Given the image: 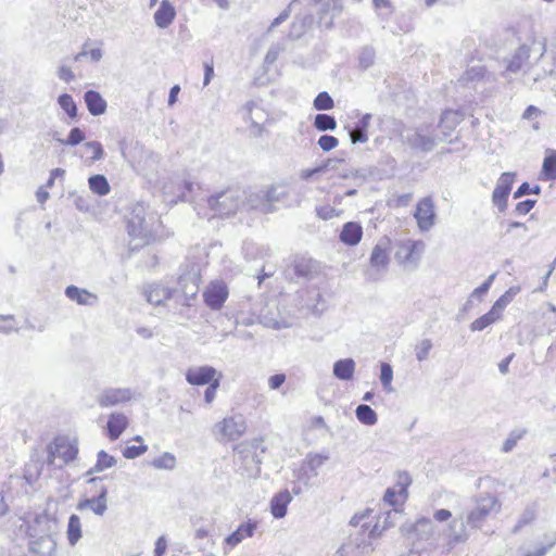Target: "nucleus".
Here are the masks:
<instances>
[{
  "mask_svg": "<svg viewBox=\"0 0 556 556\" xmlns=\"http://www.w3.org/2000/svg\"><path fill=\"white\" fill-rule=\"evenodd\" d=\"M59 530L56 514L49 508L30 516L26 521L29 552L39 556H55V535Z\"/></svg>",
  "mask_w": 556,
  "mask_h": 556,
  "instance_id": "nucleus-1",
  "label": "nucleus"
},
{
  "mask_svg": "<svg viewBox=\"0 0 556 556\" xmlns=\"http://www.w3.org/2000/svg\"><path fill=\"white\" fill-rule=\"evenodd\" d=\"M127 231L132 240H139L138 243L131 244L130 250L135 251L149 244L155 237L153 224L147 220L146 208L141 204H137L127 219Z\"/></svg>",
  "mask_w": 556,
  "mask_h": 556,
  "instance_id": "nucleus-2",
  "label": "nucleus"
},
{
  "mask_svg": "<svg viewBox=\"0 0 556 556\" xmlns=\"http://www.w3.org/2000/svg\"><path fill=\"white\" fill-rule=\"evenodd\" d=\"M244 200V191L229 188L208 197L206 203L214 216H229L245 204Z\"/></svg>",
  "mask_w": 556,
  "mask_h": 556,
  "instance_id": "nucleus-3",
  "label": "nucleus"
},
{
  "mask_svg": "<svg viewBox=\"0 0 556 556\" xmlns=\"http://www.w3.org/2000/svg\"><path fill=\"white\" fill-rule=\"evenodd\" d=\"M440 141L433 124H421L408 129L405 135V142L414 150L430 152Z\"/></svg>",
  "mask_w": 556,
  "mask_h": 556,
  "instance_id": "nucleus-4",
  "label": "nucleus"
},
{
  "mask_svg": "<svg viewBox=\"0 0 556 556\" xmlns=\"http://www.w3.org/2000/svg\"><path fill=\"white\" fill-rule=\"evenodd\" d=\"M425 243L420 240H403L396 243L394 258L406 269H415L418 266L424 252Z\"/></svg>",
  "mask_w": 556,
  "mask_h": 556,
  "instance_id": "nucleus-5",
  "label": "nucleus"
},
{
  "mask_svg": "<svg viewBox=\"0 0 556 556\" xmlns=\"http://www.w3.org/2000/svg\"><path fill=\"white\" fill-rule=\"evenodd\" d=\"M498 508V502L494 496H482L476 501V506L468 513L466 525L479 529L489 515Z\"/></svg>",
  "mask_w": 556,
  "mask_h": 556,
  "instance_id": "nucleus-6",
  "label": "nucleus"
},
{
  "mask_svg": "<svg viewBox=\"0 0 556 556\" xmlns=\"http://www.w3.org/2000/svg\"><path fill=\"white\" fill-rule=\"evenodd\" d=\"M77 454L78 446L76 441L71 442L65 437H59L48 446L47 462L50 465H54L58 457L63 464H68L77 457Z\"/></svg>",
  "mask_w": 556,
  "mask_h": 556,
  "instance_id": "nucleus-7",
  "label": "nucleus"
},
{
  "mask_svg": "<svg viewBox=\"0 0 556 556\" xmlns=\"http://www.w3.org/2000/svg\"><path fill=\"white\" fill-rule=\"evenodd\" d=\"M103 477H92L88 480L89 484L99 486V493L96 496L80 501L77 509H90L97 516H103L108 509V488L102 483Z\"/></svg>",
  "mask_w": 556,
  "mask_h": 556,
  "instance_id": "nucleus-8",
  "label": "nucleus"
},
{
  "mask_svg": "<svg viewBox=\"0 0 556 556\" xmlns=\"http://www.w3.org/2000/svg\"><path fill=\"white\" fill-rule=\"evenodd\" d=\"M414 217L420 231H429L435 225L437 214L432 197L428 195L418 201Z\"/></svg>",
  "mask_w": 556,
  "mask_h": 556,
  "instance_id": "nucleus-9",
  "label": "nucleus"
},
{
  "mask_svg": "<svg viewBox=\"0 0 556 556\" xmlns=\"http://www.w3.org/2000/svg\"><path fill=\"white\" fill-rule=\"evenodd\" d=\"M515 177V173L505 172L496 181V186L492 193V202L500 212H505L507 208L508 197L510 194Z\"/></svg>",
  "mask_w": 556,
  "mask_h": 556,
  "instance_id": "nucleus-10",
  "label": "nucleus"
},
{
  "mask_svg": "<svg viewBox=\"0 0 556 556\" xmlns=\"http://www.w3.org/2000/svg\"><path fill=\"white\" fill-rule=\"evenodd\" d=\"M135 395L130 388H108L98 396L97 402L100 407H111L129 402Z\"/></svg>",
  "mask_w": 556,
  "mask_h": 556,
  "instance_id": "nucleus-11",
  "label": "nucleus"
},
{
  "mask_svg": "<svg viewBox=\"0 0 556 556\" xmlns=\"http://www.w3.org/2000/svg\"><path fill=\"white\" fill-rule=\"evenodd\" d=\"M343 11L342 0H326L318 9V24L325 29L333 27V21L341 15Z\"/></svg>",
  "mask_w": 556,
  "mask_h": 556,
  "instance_id": "nucleus-12",
  "label": "nucleus"
},
{
  "mask_svg": "<svg viewBox=\"0 0 556 556\" xmlns=\"http://www.w3.org/2000/svg\"><path fill=\"white\" fill-rule=\"evenodd\" d=\"M257 528V521L249 519L248 521L238 526V528L224 539V553L227 554L239 545L244 539L252 538Z\"/></svg>",
  "mask_w": 556,
  "mask_h": 556,
  "instance_id": "nucleus-13",
  "label": "nucleus"
},
{
  "mask_svg": "<svg viewBox=\"0 0 556 556\" xmlns=\"http://www.w3.org/2000/svg\"><path fill=\"white\" fill-rule=\"evenodd\" d=\"M390 262L388 248L383 245L381 242L376 244L371 251V255L369 258V263L371 266V270L368 271V277L372 280L378 279V273L380 270H386Z\"/></svg>",
  "mask_w": 556,
  "mask_h": 556,
  "instance_id": "nucleus-14",
  "label": "nucleus"
},
{
  "mask_svg": "<svg viewBox=\"0 0 556 556\" xmlns=\"http://www.w3.org/2000/svg\"><path fill=\"white\" fill-rule=\"evenodd\" d=\"M262 198L258 204H254L252 200L249 201V206L251 208H257L265 213L273 211V204L281 202L286 197V191L282 187H270L266 191H261Z\"/></svg>",
  "mask_w": 556,
  "mask_h": 556,
  "instance_id": "nucleus-15",
  "label": "nucleus"
},
{
  "mask_svg": "<svg viewBox=\"0 0 556 556\" xmlns=\"http://www.w3.org/2000/svg\"><path fill=\"white\" fill-rule=\"evenodd\" d=\"M228 296L225 283H212L203 293L205 304L212 309H219Z\"/></svg>",
  "mask_w": 556,
  "mask_h": 556,
  "instance_id": "nucleus-16",
  "label": "nucleus"
},
{
  "mask_svg": "<svg viewBox=\"0 0 556 556\" xmlns=\"http://www.w3.org/2000/svg\"><path fill=\"white\" fill-rule=\"evenodd\" d=\"M529 58L530 47L521 45L510 58L505 60L506 67L502 75L507 78L509 73L520 72L527 65Z\"/></svg>",
  "mask_w": 556,
  "mask_h": 556,
  "instance_id": "nucleus-17",
  "label": "nucleus"
},
{
  "mask_svg": "<svg viewBox=\"0 0 556 556\" xmlns=\"http://www.w3.org/2000/svg\"><path fill=\"white\" fill-rule=\"evenodd\" d=\"M463 121V114L456 110H446L442 113L438 128L441 129L440 141L446 140Z\"/></svg>",
  "mask_w": 556,
  "mask_h": 556,
  "instance_id": "nucleus-18",
  "label": "nucleus"
},
{
  "mask_svg": "<svg viewBox=\"0 0 556 556\" xmlns=\"http://www.w3.org/2000/svg\"><path fill=\"white\" fill-rule=\"evenodd\" d=\"M216 369L212 366L190 368L186 372V380L192 386L210 384L215 379Z\"/></svg>",
  "mask_w": 556,
  "mask_h": 556,
  "instance_id": "nucleus-19",
  "label": "nucleus"
},
{
  "mask_svg": "<svg viewBox=\"0 0 556 556\" xmlns=\"http://www.w3.org/2000/svg\"><path fill=\"white\" fill-rule=\"evenodd\" d=\"M177 293L176 290L166 288L160 283L149 285L144 289L147 301L153 305H162L166 300L172 299Z\"/></svg>",
  "mask_w": 556,
  "mask_h": 556,
  "instance_id": "nucleus-20",
  "label": "nucleus"
},
{
  "mask_svg": "<svg viewBox=\"0 0 556 556\" xmlns=\"http://www.w3.org/2000/svg\"><path fill=\"white\" fill-rule=\"evenodd\" d=\"M245 422L241 417L225 418L220 422V432L230 441L238 440L245 432Z\"/></svg>",
  "mask_w": 556,
  "mask_h": 556,
  "instance_id": "nucleus-21",
  "label": "nucleus"
},
{
  "mask_svg": "<svg viewBox=\"0 0 556 556\" xmlns=\"http://www.w3.org/2000/svg\"><path fill=\"white\" fill-rule=\"evenodd\" d=\"M370 544L366 543L364 539H351L343 543L337 551V556H365L371 552Z\"/></svg>",
  "mask_w": 556,
  "mask_h": 556,
  "instance_id": "nucleus-22",
  "label": "nucleus"
},
{
  "mask_svg": "<svg viewBox=\"0 0 556 556\" xmlns=\"http://www.w3.org/2000/svg\"><path fill=\"white\" fill-rule=\"evenodd\" d=\"M64 293L66 298H68L71 301L76 302L79 305L94 306L98 303L97 294L73 285L66 287Z\"/></svg>",
  "mask_w": 556,
  "mask_h": 556,
  "instance_id": "nucleus-23",
  "label": "nucleus"
},
{
  "mask_svg": "<svg viewBox=\"0 0 556 556\" xmlns=\"http://www.w3.org/2000/svg\"><path fill=\"white\" fill-rule=\"evenodd\" d=\"M128 426V418L123 413H112L106 422L108 437L117 440Z\"/></svg>",
  "mask_w": 556,
  "mask_h": 556,
  "instance_id": "nucleus-24",
  "label": "nucleus"
},
{
  "mask_svg": "<svg viewBox=\"0 0 556 556\" xmlns=\"http://www.w3.org/2000/svg\"><path fill=\"white\" fill-rule=\"evenodd\" d=\"M292 501V495L288 490L275 494L270 500V513L276 519H281L287 514V508Z\"/></svg>",
  "mask_w": 556,
  "mask_h": 556,
  "instance_id": "nucleus-25",
  "label": "nucleus"
},
{
  "mask_svg": "<svg viewBox=\"0 0 556 556\" xmlns=\"http://www.w3.org/2000/svg\"><path fill=\"white\" fill-rule=\"evenodd\" d=\"M363 238V227L359 223L348 222L340 232V240L350 247L356 245Z\"/></svg>",
  "mask_w": 556,
  "mask_h": 556,
  "instance_id": "nucleus-26",
  "label": "nucleus"
},
{
  "mask_svg": "<svg viewBox=\"0 0 556 556\" xmlns=\"http://www.w3.org/2000/svg\"><path fill=\"white\" fill-rule=\"evenodd\" d=\"M294 274L299 278L312 279L318 271V264L309 257H296L293 263Z\"/></svg>",
  "mask_w": 556,
  "mask_h": 556,
  "instance_id": "nucleus-27",
  "label": "nucleus"
},
{
  "mask_svg": "<svg viewBox=\"0 0 556 556\" xmlns=\"http://www.w3.org/2000/svg\"><path fill=\"white\" fill-rule=\"evenodd\" d=\"M176 11L169 0H163L154 12V22L160 28H167L175 20Z\"/></svg>",
  "mask_w": 556,
  "mask_h": 556,
  "instance_id": "nucleus-28",
  "label": "nucleus"
},
{
  "mask_svg": "<svg viewBox=\"0 0 556 556\" xmlns=\"http://www.w3.org/2000/svg\"><path fill=\"white\" fill-rule=\"evenodd\" d=\"M371 114H364L355 126L349 130L352 143H364L368 140V128L370 126Z\"/></svg>",
  "mask_w": 556,
  "mask_h": 556,
  "instance_id": "nucleus-29",
  "label": "nucleus"
},
{
  "mask_svg": "<svg viewBox=\"0 0 556 556\" xmlns=\"http://www.w3.org/2000/svg\"><path fill=\"white\" fill-rule=\"evenodd\" d=\"M84 100L91 115L99 116L105 113L106 101L98 91L87 90L84 94Z\"/></svg>",
  "mask_w": 556,
  "mask_h": 556,
  "instance_id": "nucleus-30",
  "label": "nucleus"
},
{
  "mask_svg": "<svg viewBox=\"0 0 556 556\" xmlns=\"http://www.w3.org/2000/svg\"><path fill=\"white\" fill-rule=\"evenodd\" d=\"M355 362L353 358H342L333 364V376L339 380L348 381L353 378Z\"/></svg>",
  "mask_w": 556,
  "mask_h": 556,
  "instance_id": "nucleus-31",
  "label": "nucleus"
},
{
  "mask_svg": "<svg viewBox=\"0 0 556 556\" xmlns=\"http://www.w3.org/2000/svg\"><path fill=\"white\" fill-rule=\"evenodd\" d=\"M448 544L451 546H454L455 544L466 542L468 540V533L466 531V525L465 522H457L456 520H453L448 525Z\"/></svg>",
  "mask_w": 556,
  "mask_h": 556,
  "instance_id": "nucleus-32",
  "label": "nucleus"
},
{
  "mask_svg": "<svg viewBox=\"0 0 556 556\" xmlns=\"http://www.w3.org/2000/svg\"><path fill=\"white\" fill-rule=\"evenodd\" d=\"M329 459V453H308L305 456L303 462L304 465L307 466L312 475L308 477H316L318 475V469Z\"/></svg>",
  "mask_w": 556,
  "mask_h": 556,
  "instance_id": "nucleus-33",
  "label": "nucleus"
},
{
  "mask_svg": "<svg viewBox=\"0 0 556 556\" xmlns=\"http://www.w3.org/2000/svg\"><path fill=\"white\" fill-rule=\"evenodd\" d=\"M501 317L502 315L497 311H494V307L492 306L488 313L483 314L470 324V329L471 331H482L488 326L501 319Z\"/></svg>",
  "mask_w": 556,
  "mask_h": 556,
  "instance_id": "nucleus-34",
  "label": "nucleus"
},
{
  "mask_svg": "<svg viewBox=\"0 0 556 556\" xmlns=\"http://www.w3.org/2000/svg\"><path fill=\"white\" fill-rule=\"evenodd\" d=\"M116 459L114 456L108 454L105 451L101 450L97 454V462L93 467H91L87 475H92L94 472H101L105 469L112 468L116 465Z\"/></svg>",
  "mask_w": 556,
  "mask_h": 556,
  "instance_id": "nucleus-35",
  "label": "nucleus"
},
{
  "mask_svg": "<svg viewBox=\"0 0 556 556\" xmlns=\"http://www.w3.org/2000/svg\"><path fill=\"white\" fill-rule=\"evenodd\" d=\"M67 540L70 545L74 546L81 538V522L77 515H71L67 523Z\"/></svg>",
  "mask_w": 556,
  "mask_h": 556,
  "instance_id": "nucleus-36",
  "label": "nucleus"
},
{
  "mask_svg": "<svg viewBox=\"0 0 556 556\" xmlns=\"http://www.w3.org/2000/svg\"><path fill=\"white\" fill-rule=\"evenodd\" d=\"M88 184L90 190L100 197L106 195L111 190L106 177L101 174L92 175L91 177H89Z\"/></svg>",
  "mask_w": 556,
  "mask_h": 556,
  "instance_id": "nucleus-37",
  "label": "nucleus"
},
{
  "mask_svg": "<svg viewBox=\"0 0 556 556\" xmlns=\"http://www.w3.org/2000/svg\"><path fill=\"white\" fill-rule=\"evenodd\" d=\"M357 420L365 426H374L378 421L376 412L367 404H361L355 409Z\"/></svg>",
  "mask_w": 556,
  "mask_h": 556,
  "instance_id": "nucleus-38",
  "label": "nucleus"
},
{
  "mask_svg": "<svg viewBox=\"0 0 556 556\" xmlns=\"http://www.w3.org/2000/svg\"><path fill=\"white\" fill-rule=\"evenodd\" d=\"M521 291L519 286H513L504 292L493 304L494 311H497L501 315L505 307L513 302L515 296Z\"/></svg>",
  "mask_w": 556,
  "mask_h": 556,
  "instance_id": "nucleus-39",
  "label": "nucleus"
},
{
  "mask_svg": "<svg viewBox=\"0 0 556 556\" xmlns=\"http://www.w3.org/2000/svg\"><path fill=\"white\" fill-rule=\"evenodd\" d=\"M55 141L63 146L75 147L81 143L85 140V132L79 127H74L70 130V134L66 139H62L56 137V134L53 135Z\"/></svg>",
  "mask_w": 556,
  "mask_h": 556,
  "instance_id": "nucleus-40",
  "label": "nucleus"
},
{
  "mask_svg": "<svg viewBox=\"0 0 556 556\" xmlns=\"http://www.w3.org/2000/svg\"><path fill=\"white\" fill-rule=\"evenodd\" d=\"M314 127L319 131L334 130L337 121L332 115L319 113L314 118Z\"/></svg>",
  "mask_w": 556,
  "mask_h": 556,
  "instance_id": "nucleus-41",
  "label": "nucleus"
},
{
  "mask_svg": "<svg viewBox=\"0 0 556 556\" xmlns=\"http://www.w3.org/2000/svg\"><path fill=\"white\" fill-rule=\"evenodd\" d=\"M58 104L68 115L70 118L74 119L77 117V105L71 94H60L58 98Z\"/></svg>",
  "mask_w": 556,
  "mask_h": 556,
  "instance_id": "nucleus-42",
  "label": "nucleus"
},
{
  "mask_svg": "<svg viewBox=\"0 0 556 556\" xmlns=\"http://www.w3.org/2000/svg\"><path fill=\"white\" fill-rule=\"evenodd\" d=\"M542 175L546 180H556V151L544 159Z\"/></svg>",
  "mask_w": 556,
  "mask_h": 556,
  "instance_id": "nucleus-43",
  "label": "nucleus"
},
{
  "mask_svg": "<svg viewBox=\"0 0 556 556\" xmlns=\"http://www.w3.org/2000/svg\"><path fill=\"white\" fill-rule=\"evenodd\" d=\"M536 517V510L533 506H528L525 508L522 514L520 515L518 522L513 529V533H518L525 526L530 525Z\"/></svg>",
  "mask_w": 556,
  "mask_h": 556,
  "instance_id": "nucleus-44",
  "label": "nucleus"
},
{
  "mask_svg": "<svg viewBox=\"0 0 556 556\" xmlns=\"http://www.w3.org/2000/svg\"><path fill=\"white\" fill-rule=\"evenodd\" d=\"M151 465L156 469H174L176 466V458L174 454L165 452L163 455L154 458Z\"/></svg>",
  "mask_w": 556,
  "mask_h": 556,
  "instance_id": "nucleus-45",
  "label": "nucleus"
},
{
  "mask_svg": "<svg viewBox=\"0 0 556 556\" xmlns=\"http://www.w3.org/2000/svg\"><path fill=\"white\" fill-rule=\"evenodd\" d=\"M313 106L317 111H329L334 106V102L327 91H321L314 99Z\"/></svg>",
  "mask_w": 556,
  "mask_h": 556,
  "instance_id": "nucleus-46",
  "label": "nucleus"
},
{
  "mask_svg": "<svg viewBox=\"0 0 556 556\" xmlns=\"http://www.w3.org/2000/svg\"><path fill=\"white\" fill-rule=\"evenodd\" d=\"M412 483V478L406 471H400L396 477L395 489L399 491V495L402 496V502L407 498V489Z\"/></svg>",
  "mask_w": 556,
  "mask_h": 556,
  "instance_id": "nucleus-47",
  "label": "nucleus"
},
{
  "mask_svg": "<svg viewBox=\"0 0 556 556\" xmlns=\"http://www.w3.org/2000/svg\"><path fill=\"white\" fill-rule=\"evenodd\" d=\"M16 319L14 315H0V333L10 334L17 332Z\"/></svg>",
  "mask_w": 556,
  "mask_h": 556,
  "instance_id": "nucleus-48",
  "label": "nucleus"
},
{
  "mask_svg": "<svg viewBox=\"0 0 556 556\" xmlns=\"http://www.w3.org/2000/svg\"><path fill=\"white\" fill-rule=\"evenodd\" d=\"M393 379V369L390 364L382 363L380 366V381L383 386V389L387 391H391V382Z\"/></svg>",
  "mask_w": 556,
  "mask_h": 556,
  "instance_id": "nucleus-49",
  "label": "nucleus"
},
{
  "mask_svg": "<svg viewBox=\"0 0 556 556\" xmlns=\"http://www.w3.org/2000/svg\"><path fill=\"white\" fill-rule=\"evenodd\" d=\"M525 433V430H513L508 434L506 440L503 442L502 452H510L516 446L517 442L523 437Z\"/></svg>",
  "mask_w": 556,
  "mask_h": 556,
  "instance_id": "nucleus-50",
  "label": "nucleus"
},
{
  "mask_svg": "<svg viewBox=\"0 0 556 556\" xmlns=\"http://www.w3.org/2000/svg\"><path fill=\"white\" fill-rule=\"evenodd\" d=\"M312 17L309 15L299 17L295 16L294 21L291 24V36L299 38L303 33L307 24H309Z\"/></svg>",
  "mask_w": 556,
  "mask_h": 556,
  "instance_id": "nucleus-51",
  "label": "nucleus"
},
{
  "mask_svg": "<svg viewBox=\"0 0 556 556\" xmlns=\"http://www.w3.org/2000/svg\"><path fill=\"white\" fill-rule=\"evenodd\" d=\"M541 187L539 185L530 186L529 182H522L518 189L514 192V199H520L527 194H540Z\"/></svg>",
  "mask_w": 556,
  "mask_h": 556,
  "instance_id": "nucleus-52",
  "label": "nucleus"
},
{
  "mask_svg": "<svg viewBox=\"0 0 556 556\" xmlns=\"http://www.w3.org/2000/svg\"><path fill=\"white\" fill-rule=\"evenodd\" d=\"M299 3L300 0H291L288 7L271 22L270 26L268 27V31H271L275 27L287 21L291 14L292 8Z\"/></svg>",
  "mask_w": 556,
  "mask_h": 556,
  "instance_id": "nucleus-53",
  "label": "nucleus"
},
{
  "mask_svg": "<svg viewBox=\"0 0 556 556\" xmlns=\"http://www.w3.org/2000/svg\"><path fill=\"white\" fill-rule=\"evenodd\" d=\"M85 148L92 152V155L90 156L91 162H97L104 157V150L101 142L88 141L85 143Z\"/></svg>",
  "mask_w": 556,
  "mask_h": 556,
  "instance_id": "nucleus-54",
  "label": "nucleus"
},
{
  "mask_svg": "<svg viewBox=\"0 0 556 556\" xmlns=\"http://www.w3.org/2000/svg\"><path fill=\"white\" fill-rule=\"evenodd\" d=\"M384 504L396 508L397 505L402 504V496L399 495V491L395 488H388L383 495Z\"/></svg>",
  "mask_w": 556,
  "mask_h": 556,
  "instance_id": "nucleus-55",
  "label": "nucleus"
},
{
  "mask_svg": "<svg viewBox=\"0 0 556 556\" xmlns=\"http://www.w3.org/2000/svg\"><path fill=\"white\" fill-rule=\"evenodd\" d=\"M432 348V342L430 339H424L421 340L415 349L416 352V358L421 362L427 359L429 352Z\"/></svg>",
  "mask_w": 556,
  "mask_h": 556,
  "instance_id": "nucleus-56",
  "label": "nucleus"
},
{
  "mask_svg": "<svg viewBox=\"0 0 556 556\" xmlns=\"http://www.w3.org/2000/svg\"><path fill=\"white\" fill-rule=\"evenodd\" d=\"M359 65L363 68H368L375 62V51L371 48L365 47L359 53L358 56Z\"/></svg>",
  "mask_w": 556,
  "mask_h": 556,
  "instance_id": "nucleus-57",
  "label": "nucleus"
},
{
  "mask_svg": "<svg viewBox=\"0 0 556 556\" xmlns=\"http://www.w3.org/2000/svg\"><path fill=\"white\" fill-rule=\"evenodd\" d=\"M495 276H496V274L490 275L483 283H481L478 288H476L471 292L470 298L481 299L482 296H484L488 293V291L490 290V288L495 279Z\"/></svg>",
  "mask_w": 556,
  "mask_h": 556,
  "instance_id": "nucleus-58",
  "label": "nucleus"
},
{
  "mask_svg": "<svg viewBox=\"0 0 556 556\" xmlns=\"http://www.w3.org/2000/svg\"><path fill=\"white\" fill-rule=\"evenodd\" d=\"M148 446L144 444L126 446L123 450V456L127 459H135L146 453Z\"/></svg>",
  "mask_w": 556,
  "mask_h": 556,
  "instance_id": "nucleus-59",
  "label": "nucleus"
},
{
  "mask_svg": "<svg viewBox=\"0 0 556 556\" xmlns=\"http://www.w3.org/2000/svg\"><path fill=\"white\" fill-rule=\"evenodd\" d=\"M402 514V510L397 508H393L388 510L383 516H381V530H386L390 527H393L395 523V518Z\"/></svg>",
  "mask_w": 556,
  "mask_h": 556,
  "instance_id": "nucleus-60",
  "label": "nucleus"
},
{
  "mask_svg": "<svg viewBox=\"0 0 556 556\" xmlns=\"http://www.w3.org/2000/svg\"><path fill=\"white\" fill-rule=\"evenodd\" d=\"M338 144H339V140L336 137L330 136V135H323L318 139V146L325 152H329V151L333 150L334 148L338 147Z\"/></svg>",
  "mask_w": 556,
  "mask_h": 556,
  "instance_id": "nucleus-61",
  "label": "nucleus"
},
{
  "mask_svg": "<svg viewBox=\"0 0 556 556\" xmlns=\"http://www.w3.org/2000/svg\"><path fill=\"white\" fill-rule=\"evenodd\" d=\"M536 204V200L527 199L518 202L513 211L514 215L522 216L527 215Z\"/></svg>",
  "mask_w": 556,
  "mask_h": 556,
  "instance_id": "nucleus-62",
  "label": "nucleus"
},
{
  "mask_svg": "<svg viewBox=\"0 0 556 556\" xmlns=\"http://www.w3.org/2000/svg\"><path fill=\"white\" fill-rule=\"evenodd\" d=\"M327 169H328V162L323 163L314 168L302 169L300 173V177L303 180H308L317 174L325 173Z\"/></svg>",
  "mask_w": 556,
  "mask_h": 556,
  "instance_id": "nucleus-63",
  "label": "nucleus"
},
{
  "mask_svg": "<svg viewBox=\"0 0 556 556\" xmlns=\"http://www.w3.org/2000/svg\"><path fill=\"white\" fill-rule=\"evenodd\" d=\"M316 214L324 220L331 219L337 215L336 208L331 205H323L316 207Z\"/></svg>",
  "mask_w": 556,
  "mask_h": 556,
  "instance_id": "nucleus-64",
  "label": "nucleus"
}]
</instances>
